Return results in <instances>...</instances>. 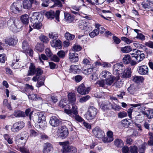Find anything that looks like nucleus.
<instances>
[{"label":"nucleus","instance_id":"nucleus-1","mask_svg":"<svg viewBox=\"0 0 153 153\" xmlns=\"http://www.w3.org/2000/svg\"><path fill=\"white\" fill-rule=\"evenodd\" d=\"M43 16L38 12L33 13L31 18V25L34 29H39L42 26L41 21L43 20Z\"/></svg>","mask_w":153,"mask_h":153},{"label":"nucleus","instance_id":"nucleus-2","mask_svg":"<svg viewBox=\"0 0 153 153\" xmlns=\"http://www.w3.org/2000/svg\"><path fill=\"white\" fill-rule=\"evenodd\" d=\"M7 25L9 29L14 33L21 30L22 25L20 21L14 17H12L7 22Z\"/></svg>","mask_w":153,"mask_h":153},{"label":"nucleus","instance_id":"nucleus-3","mask_svg":"<svg viewBox=\"0 0 153 153\" xmlns=\"http://www.w3.org/2000/svg\"><path fill=\"white\" fill-rule=\"evenodd\" d=\"M97 112V109L95 107L90 106L85 114V117L88 120H91L95 118Z\"/></svg>","mask_w":153,"mask_h":153},{"label":"nucleus","instance_id":"nucleus-4","mask_svg":"<svg viewBox=\"0 0 153 153\" xmlns=\"http://www.w3.org/2000/svg\"><path fill=\"white\" fill-rule=\"evenodd\" d=\"M43 73L42 70L39 68H36L34 64L30 63L28 71L27 76H33L35 74L36 75H41Z\"/></svg>","mask_w":153,"mask_h":153},{"label":"nucleus","instance_id":"nucleus-5","mask_svg":"<svg viewBox=\"0 0 153 153\" xmlns=\"http://www.w3.org/2000/svg\"><path fill=\"white\" fill-rule=\"evenodd\" d=\"M59 144L62 147V151L63 153H76V149L73 146H70L66 142H61Z\"/></svg>","mask_w":153,"mask_h":153},{"label":"nucleus","instance_id":"nucleus-6","mask_svg":"<svg viewBox=\"0 0 153 153\" xmlns=\"http://www.w3.org/2000/svg\"><path fill=\"white\" fill-rule=\"evenodd\" d=\"M133 51L134 52L131 53V54L134 55L132 57H134L138 62L142 61L145 58V55L142 53V51L136 49H133Z\"/></svg>","mask_w":153,"mask_h":153},{"label":"nucleus","instance_id":"nucleus-7","mask_svg":"<svg viewBox=\"0 0 153 153\" xmlns=\"http://www.w3.org/2000/svg\"><path fill=\"white\" fill-rule=\"evenodd\" d=\"M38 117L37 122L39 123V126L40 128H43L46 126L47 123L46 121L45 117L43 112H38L37 114Z\"/></svg>","mask_w":153,"mask_h":153},{"label":"nucleus","instance_id":"nucleus-8","mask_svg":"<svg viewBox=\"0 0 153 153\" xmlns=\"http://www.w3.org/2000/svg\"><path fill=\"white\" fill-rule=\"evenodd\" d=\"M72 106L71 109H64V112L65 113L69 115L71 117H74V115L78 114V108L75 103L70 104Z\"/></svg>","mask_w":153,"mask_h":153},{"label":"nucleus","instance_id":"nucleus-9","mask_svg":"<svg viewBox=\"0 0 153 153\" xmlns=\"http://www.w3.org/2000/svg\"><path fill=\"white\" fill-rule=\"evenodd\" d=\"M40 76L35 75L32 79V80L34 82L37 81V82L36 84V86L38 88L44 85L45 78L44 76Z\"/></svg>","mask_w":153,"mask_h":153},{"label":"nucleus","instance_id":"nucleus-10","mask_svg":"<svg viewBox=\"0 0 153 153\" xmlns=\"http://www.w3.org/2000/svg\"><path fill=\"white\" fill-rule=\"evenodd\" d=\"M60 11L57 10L56 11L55 14L52 10L47 12L46 13L45 15L49 19H53L55 17L56 19L58 22L59 21V16Z\"/></svg>","mask_w":153,"mask_h":153},{"label":"nucleus","instance_id":"nucleus-11","mask_svg":"<svg viewBox=\"0 0 153 153\" xmlns=\"http://www.w3.org/2000/svg\"><path fill=\"white\" fill-rule=\"evenodd\" d=\"M94 135L97 138L101 139L103 141V138L105 136V134L99 127H96L93 130Z\"/></svg>","mask_w":153,"mask_h":153},{"label":"nucleus","instance_id":"nucleus-12","mask_svg":"<svg viewBox=\"0 0 153 153\" xmlns=\"http://www.w3.org/2000/svg\"><path fill=\"white\" fill-rule=\"evenodd\" d=\"M90 89V87H85L84 85L82 83L78 86L77 91L80 94L85 95L89 93Z\"/></svg>","mask_w":153,"mask_h":153},{"label":"nucleus","instance_id":"nucleus-13","mask_svg":"<svg viewBox=\"0 0 153 153\" xmlns=\"http://www.w3.org/2000/svg\"><path fill=\"white\" fill-rule=\"evenodd\" d=\"M25 124V123L22 121H19L16 123L13 126L11 130L13 132H18L24 127Z\"/></svg>","mask_w":153,"mask_h":153},{"label":"nucleus","instance_id":"nucleus-14","mask_svg":"<svg viewBox=\"0 0 153 153\" xmlns=\"http://www.w3.org/2000/svg\"><path fill=\"white\" fill-rule=\"evenodd\" d=\"M22 5L19 2H16L12 4L10 9L12 12L15 14L18 13L21 10Z\"/></svg>","mask_w":153,"mask_h":153},{"label":"nucleus","instance_id":"nucleus-15","mask_svg":"<svg viewBox=\"0 0 153 153\" xmlns=\"http://www.w3.org/2000/svg\"><path fill=\"white\" fill-rule=\"evenodd\" d=\"M125 69V67L122 64H116L114 66L113 74L114 75H119L120 72Z\"/></svg>","mask_w":153,"mask_h":153},{"label":"nucleus","instance_id":"nucleus-16","mask_svg":"<svg viewBox=\"0 0 153 153\" xmlns=\"http://www.w3.org/2000/svg\"><path fill=\"white\" fill-rule=\"evenodd\" d=\"M59 131L61 137L62 139L66 138L68 136L69 132L68 128L64 126L59 127Z\"/></svg>","mask_w":153,"mask_h":153},{"label":"nucleus","instance_id":"nucleus-17","mask_svg":"<svg viewBox=\"0 0 153 153\" xmlns=\"http://www.w3.org/2000/svg\"><path fill=\"white\" fill-rule=\"evenodd\" d=\"M78 25L79 28L81 29L85 30L87 31L90 30V27H88V23L85 20H79Z\"/></svg>","mask_w":153,"mask_h":153},{"label":"nucleus","instance_id":"nucleus-18","mask_svg":"<svg viewBox=\"0 0 153 153\" xmlns=\"http://www.w3.org/2000/svg\"><path fill=\"white\" fill-rule=\"evenodd\" d=\"M137 70L138 73L141 75L147 74L149 71L148 67L144 65L138 66Z\"/></svg>","mask_w":153,"mask_h":153},{"label":"nucleus","instance_id":"nucleus-19","mask_svg":"<svg viewBox=\"0 0 153 153\" xmlns=\"http://www.w3.org/2000/svg\"><path fill=\"white\" fill-rule=\"evenodd\" d=\"M131 68H127L123 71V72L121 73V77L124 78H129L131 77Z\"/></svg>","mask_w":153,"mask_h":153},{"label":"nucleus","instance_id":"nucleus-20","mask_svg":"<svg viewBox=\"0 0 153 153\" xmlns=\"http://www.w3.org/2000/svg\"><path fill=\"white\" fill-rule=\"evenodd\" d=\"M107 137H105L103 139V141L104 143H109L113 141L114 139L113 132L111 131H108L107 133Z\"/></svg>","mask_w":153,"mask_h":153},{"label":"nucleus","instance_id":"nucleus-21","mask_svg":"<svg viewBox=\"0 0 153 153\" xmlns=\"http://www.w3.org/2000/svg\"><path fill=\"white\" fill-rule=\"evenodd\" d=\"M53 150V148L51 144L49 143H45L42 150L43 153H48Z\"/></svg>","mask_w":153,"mask_h":153},{"label":"nucleus","instance_id":"nucleus-22","mask_svg":"<svg viewBox=\"0 0 153 153\" xmlns=\"http://www.w3.org/2000/svg\"><path fill=\"white\" fill-rule=\"evenodd\" d=\"M119 79L118 76H112L110 78L105 79V84L107 85H111L114 82L118 80Z\"/></svg>","mask_w":153,"mask_h":153},{"label":"nucleus","instance_id":"nucleus-23","mask_svg":"<svg viewBox=\"0 0 153 153\" xmlns=\"http://www.w3.org/2000/svg\"><path fill=\"white\" fill-rule=\"evenodd\" d=\"M5 40V43L10 46L15 45L18 42V39L16 37H9L7 38Z\"/></svg>","mask_w":153,"mask_h":153},{"label":"nucleus","instance_id":"nucleus-24","mask_svg":"<svg viewBox=\"0 0 153 153\" xmlns=\"http://www.w3.org/2000/svg\"><path fill=\"white\" fill-rule=\"evenodd\" d=\"M51 44L53 47H55L59 49L61 48L62 46L61 42L59 39L56 40H52L51 41Z\"/></svg>","mask_w":153,"mask_h":153},{"label":"nucleus","instance_id":"nucleus-25","mask_svg":"<svg viewBox=\"0 0 153 153\" xmlns=\"http://www.w3.org/2000/svg\"><path fill=\"white\" fill-rule=\"evenodd\" d=\"M49 123L53 126H57L59 125V120L56 117L53 116L51 117L49 121Z\"/></svg>","mask_w":153,"mask_h":153},{"label":"nucleus","instance_id":"nucleus-26","mask_svg":"<svg viewBox=\"0 0 153 153\" xmlns=\"http://www.w3.org/2000/svg\"><path fill=\"white\" fill-rule=\"evenodd\" d=\"M69 56L70 60L72 62H76L78 61V54L76 53H70Z\"/></svg>","mask_w":153,"mask_h":153},{"label":"nucleus","instance_id":"nucleus-27","mask_svg":"<svg viewBox=\"0 0 153 153\" xmlns=\"http://www.w3.org/2000/svg\"><path fill=\"white\" fill-rule=\"evenodd\" d=\"M64 19L67 22L71 23L74 19V15H71L67 13H64Z\"/></svg>","mask_w":153,"mask_h":153},{"label":"nucleus","instance_id":"nucleus-28","mask_svg":"<svg viewBox=\"0 0 153 153\" xmlns=\"http://www.w3.org/2000/svg\"><path fill=\"white\" fill-rule=\"evenodd\" d=\"M69 104L75 103L76 101L75 94L73 93H69L68 95Z\"/></svg>","mask_w":153,"mask_h":153},{"label":"nucleus","instance_id":"nucleus-29","mask_svg":"<svg viewBox=\"0 0 153 153\" xmlns=\"http://www.w3.org/2000/svg\"><path fill=\"white\" fill-rule=\"evenodd\" d=\"M100 104V107L103 110H105L109 109V107L111 105V103L107 101H105L102 102L101 103L99 104Z\"/></svg>","mask_w":153,"mask_h":153},{"label":"nucleus","instance_id":"nucleus-30","mask_svg":"<svg viewBox=\"0 0 153 153\" xmlns=\"http://www.w3.org/2000/svg\"><path fill=\"white\" fill-rule=\"evenodd\" d=\"M112 76L111 73L107 71H102L100 75V76L101 78H105V79L110 78Z\"/></svg>","mask_w":153,"mask_h":153},{"label":"nucleus","instance_id":"nucleus-31","mask_svg":"<svg viewBox=\"0 0 153 153\" xmlns=\"http://www.w3.org/2000/svg\"><path fill=\"white\" fill-rule=\"evenodd\" d=\"M23 7L25 9H29L32 7V4L29 0H25L23 1Z\"/></svg>","mask_w":153,"mask_h":153},{"label":"nucleus","instance_id":"nucleus-32","mask_svg":"<svg viewBox=\"0 0 153 153\" xmlns=\"http://www.w3.org/2000/svg\"><path fill=\"white\" fill-rule=\"evenodd\" d=\"M144 80V78L142 76H134L133 77V81L137 83L142 82Z\"/></svg>","mask_w":153,"mask_h":153},{"label":"nucleus","instance_id":"nucleus-33","mask_svg":"<svg viewBox=\"0 0 153 153\" xmlns=\"http://www.w3.org/2000/svg\"><path fill=\"white\" fill-rule=\"evenodd\" d=\"M143 111L144 115H146L149 119L153 118V109H149Z\"/></svg>","mask_w":153,"mask_h":153},{"label":"nucleus","instance_id":"nucleus-34","mask_svg":"<svg viewBox=\"0 0 153 153\" xmlns=\"http://www.w3.org/2000/svg\"><path fill=\"white\" fill-rule=\"evenodd\" d=\"M79 70V66L75 65H72L69 69L70 72L74 74L76 73L77 71Z\"/></svg>","mask_w":153,"mask_h":153},{"label":"nucleus","instance_id":"nucleus-35","mask_svg":"<svg viewBox=\"0 0 153 153\" xmlns=\"http://www.w3.org/2000/svg\"><path fill=\"white\" fill-rule=\"evenodd\" d=\"M88 67L89 68L83 71L84 73L86 75H88L92 73L93 72L94 68L93 65H90V66H88Z\"/></svg>","mask_w":153,"mask_h":153},{"label":"nucleus","instance_id":"nucleus-36","mask_svg":"<svg viewBox=\"0 0 153 153\" xmlns=\"http://www.w3.org/2000/svg\"><path fill=\"white\" fill-rule=\"evenodd\" d=\"M114 144L117 147H121L123 145V141L120 139H116L114 141Z\"/></svg>","mask_w":153,"mask_h":153},{"label":"nucleus","instance_id":"nucleus-37","mask_svg":"<svg viewBox=\"0 0 153 153\" xmlns=\"http://www.w3.org/2000/svg\"><path fill=\"white\" fill-rule=\"evenodd\" d=\"M29 16L27 14H24L21 17V20L22 22L25 24H27L29 23Z\"/></svg>","mask_w":153,"mask_h":153},{"label":"nucleus","instance_id":"nucleus-38","mask_svg":"<svg viewBox=\"0 0 153 153\" xmlns=\"http://www.w3.org/2000/svg\"><path fill=\"white\" fill-rule=\"evenodd\" d=\"M13 115L15 117H25V113L24 112L18 110L15 111L13 113Z\"/></svg>","mask_w":153,"mask_h":153},{"label":"nucleus","instance_id":"nucleus-39","mask_svg":"<svg viewBox=\"0 0 153 153\" xmlns=\"http://www.w3.org/2000/svg\"><path fill=\"white\" fill-rule=\"evenodd\" d=\"M72 13L76 15H79V7L76 6H73L71 8Z\"/></svg>","mask_w":153,"mask_h":153},{"label":"nucleus","instance_id":"nucleus-40","mask_svg":"<svg viewBox=\"0 0 153 153\" xmlns=\"http://www.w3.org/2000/svg\"><path fill=\"white\" fill-rule=\"evenodd\" d=\"M144 115L143 111H142L135 117V120H139L140 121H141L144 119Z\"/></svg>","mask_w":153,"mask_h":153},{"label":"nucleus","instance_id":"nucleus-41","mask_svg":"<svg viewBox=\"0 0 153 153\" xmlns=\"http://www.w3.org/2000/svg\"><path fill=\"white\" fill-rule=\"evenodd\" d=\"M29 99L33 100H41V98L38 96L37 95L35 94H31L28 95Z\"/></svg>","mask_w":153,"mask_h":153},{"label":"nucleus","instance_id":"nucleus-42","mask_svg":"<svg viewBox=\"0 0 153 153\" xmlns=\"http://www.w3.org/2000/svg\"><path fill=\"white\" fill-rule=\"evenodd\" d=\"M132 50L131 47L129 45L126 46L121 48V51L124 53H128Z\"/></svg>","mask_w":153,"mask_h":153},{"label":"nucleus","instance_id":"nucleus-43","mask_svg":"<svg viewBox=\"0 0 153 153\" xmlns=\"http://www.w3.org/2000/svg\"><path fill=\"white\" fill-rule=\"evenodd\" d=\"M123 59L124 63L127 64L131 62V59L129 55H125Z\"/></svg>","mask_w":153,"mask_h":153},{"label":"nucleus","instance_id":"nucleus-44","mask_svg":"<svg viewBox=\"0 0 153 153\" xmlns=\"http://www.w3.org/2000/svg\"><path fill=\"white\" fill-rule=\"evenodd\" d=\"M25 135H26L25 137H21L19 135H17L16 137V139L17 140H24V141L23 142L25 143L26 142L27 140V139L28 137V133L27 132H25Z\"/></svg>","mask_w":153,"mask_h":153},{"label":"nucleus","instance_id":"nucleus-45","mask_svg":"<svg viewBox=\"0 0 153 153\" xmlns=\"http://www.w3.org/2000/svg\"><path fill=\"white\" fill-rule=\"evenodd\" d=\"M65 38L66 39L69 40H73L75 38V36L74 35L72 34L69 32H67L65 35Z\"/></svg>","mask_w":153,"mask_h":153},{"label":"nucleus","instance_id":"nucleus-46","mask_svg":"<svg viewBox=\"0 0 153 153\" xmlns=\"http://www.w3.org/2000/svg\"><path fill=\"white\" fill-rule=\"evenodd\" d=\"M44 46L43 44L38 43L35 47V49L38 51L41 52L44 50Z\"/></svg>","mask_w":153,"mask_h":153},{"label":"nucleus","instance_id":"nucleus-47","mask_svg":"<svg viewBox=\"0 0 153 153\" xmlns=\"http://www.w3.org/2000/svg\"><path fill=\"white\" fill-rule=\"evenodd\" d=\"M147 145L146 143H143L139 147V152L140 153H144V151L146 149V146Z\"/></svg>","mask_w":153,"mask_h":153},{"label":"nucleus","instance_id":"nucleus-48","mask_svg":"<svg viewBox=\"0 0 153 153\" xmlns=\"http://www.w3.org/2000/svg\"><path fill=\"white\" fill-rule=\"evenodd\" d=\"M18 60L17 59H16V62H13L11 65L12 68L14 69H16L20 67L19 63H18Z\"/></svg>","mask_w":153,"mask_h":153},{"label":"nucleus","instance_id":"nucleus-49","mask_svg":"<svg viewBox=\"0 0 153 153\" xmlns=\"http://www.w3.org/2000/svg\"><path fill=\"white\" fill-rule=\"evenodd\" d=\"M127 114L125 111H120L118 114V117L119 118L122 119L127 116Z\"/></svg>","mask_w":153,"mask_h":153},{"label":"nucleus","instance_id":"nucleus-50","mask_svg":"<svg viewBox=\"0 0 153 153\" xmlns=\"http://www.w3.org/2000/svg\"><path fill=\"white\" fill-rule=\"evenodd\" d=\"M129 120V119H125L121 121V123L124 127H127L130 125V123Z\"/></svg>","mask_w":153,"mask_h":153},{"label":"nucleus","instance_id":"nucleus-51","mask_svg":"<svg viewBox=\"0 0 153 153\" xmlns=\"http://www.w3.org/2000/svg\"><path fill=\"white\" fill-rule=\"evenodd\" d=\"M39 38L41 41L45 43H48L49 41L48 37L44 35H40Z\"/></svg>","mask_w":153,"mask_h":153},{"label":"nucleus","instance_id":"nucleus-52","mask_svg":"<svg viewBox=\"0 0 153 153\" xmlns=\"http://www.w3.org/2000/svg\"><path fill=\"white\" fill-rule=\"evenodd\" d=\"M22 47L24 52L26 51L27 49H28L29 45L27 41L25 40L23 42Z\"/></svg>","mask_w":153,"mask_h":153},{"label":"nucleus","instance_id":"nucleus-53","mask_svg":"<svg viewBox=\"0 0 153 153\" xmlns=\"http://www.w3.org/2000/svg\"><path fill=\"white\" fill-rule=\"evenodd\" d=\"M102 13H104V15H103L102 14H100V16L102 18H103L104 19H105L107 20H108V19L106 18H109L110 19L111 18L110 17L107 16L106 15V13H111V12L110 11L103 10H102Z\"/></svg>","mask_w":153,"mask_h":153},{"label":"nucleus","instance_id":"nucleus-54","mask_svg":"<svg viewBox=\"0 0 153 153\" xmlns=\"http://www.w3.org/2000/svg\"><path fill=\"white\" fill-rule=\"evenodd\" d=\"M127 90L131 94H133L135 90V86L133 84H131Z\"/></svg>","mask_w":153,"mask_h":153},{"label":"nucleus","instance_id":"nucleus-55","mask_svg":"<svg viewBox=\"0 0 153 153\" xmlns=\"http://www.w3.org/2000/svg\"><path fill=\"white\" fill-rule=\"evenodd\" d=\"M48 98V101H51L54 103L56 102L57 101V97L51 95H49Z\"/></svg>","mask_w":153,"mask_h":153},{"label":"nucleus","instance_id":"nucleus-56","mask_svg":"<svg viewBox=\"0 0 153 153\" xmlns=\"http://www.w3.org/2000/svg\"><path fill=\"white\" fill-rule=\"evenodd\" d=\"M91 98L90 96L87 95L85 97H82L80 98L79 100V102L81 103H83L84 102H86Z\"/></svg>","mask_w":153,"mask_h":153},{"label":"nucleus","instance_id":"nucleus-57","mask_svg":"<svg viewBox=\"0 0 153 153\" xmlns=\"http://www.w3.org/2000/svg\"><path fill=\"white\" fill-rule=\"evenodd\" d=\"M96 28H97L99 31L100 33H102L104 32L105 30V28L100 25L98 24H96L95 25Z\"/></svg>","mask_w":153,"mask_h":153},{"label":"nucleus","instance_id":"nucleus-58","mask_svg":"<svg viewBox=\"0 0 153 153\" xmlns=\"http://www.w3.org/2000/svg\"><path fill=\"white\" fill-rule=\"evenodd\" d=\"M49 37L53 39V40H56L58 37L57 34L55 33H51L49 34Z\"/></svg>","mask_w":153,"mask_h":153},{"label":"nucleus","instance_id":"nucleus-59","mask_svg":"<svg viewBox=\"0 0 153 153\" xmlns=\"http://www.w3.org/2000/svg\"><path fill=\"white\" fill-rule=\"evenodd\" d=\"M99 34V31L97 29L94 30L92 32L90 33L89 35L91 38H93L95 36H97Z\"/></svg>","mask_w":153,"mask_h":153},{"label":"nucleus","instance_id":"nucleus-60","mask_svg":"<svg viewBox=\"0 0 153 153\" xmlns=\"http://www.w3.org/2000/svg\"><path fill=\"white\" fill-rule=\"evenodd\" d=\"M111 108L115 111H118L121 108L120 106L117 105L115 104L111 105Z\"/></svg>","mask_w":153,"mask_h":153},{"label":"nucleus","instance_id":"nucleus-61","mask_svg":"<svg viewBox=\"0 0 153 153\" xmlns=\"http://www.w3.org/2000/svg\"><path fill=\"white\" fill-rule=\"evenodd\" d=\"M137 147L135 146H131L130 147V152L131 153H137Z\"/></svg>","mask_w":153,"mask_h":153},{"label":"nucleus","instance_id":"nucleus-62","mask_svg":"<svg viewBox=\"0 0 153 153\" xmlns=\"http://www.w3.org/2000/svg\"><path fill=\"white\" fill-rule=\"evenodd\" d=\"M82 48L80 45H75L73 47V50L75 51H80Z\"/></svg>","mask_w":153,"mask_h":153},{"label":"nucleus","instance_id":"nucleus-63","mask_svg":"<svg viewBox=\"0 0 153 153\" xmlns=\"http://www.w3.org/2000/svg\"><path fill=\"white\" fill-rule=\"evenodd\" d=\"M57 6L59 7H62V4L60 1L59 0H56L54 2L53 7Z\"/></svg>","mask_w":153,"mask_h":153},{"label":"nucleus","instance_id":"nucleus-64","mask_svg":"<svg viewBox=\"0 0 153 153\" xmlns=\"http://www.w3.org/2000/svg\"><path fill=\"white\" fill-rule=\"evenodd\" d=\"M57 54L59 58H63L65 56V53L63 51H60L57 53Z\"/></svg>","mask_w":153,"mask_h":153}]
</instances>
